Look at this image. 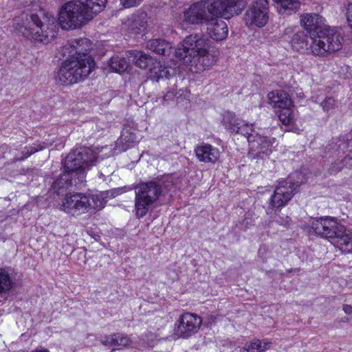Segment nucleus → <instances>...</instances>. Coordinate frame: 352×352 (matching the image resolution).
<instances>
[{
    "mask_svg": "<svg viewBox=\"0 0 352 352\" xmlns=\"http://www.w3.org/2000/svg\"><path fill=\"white\" fill-rule=\"evenodd\" d=\"M300 25L309 34L310 49L314 56L327 57L341 50L343 38L335 29L325 25L324 19L316 13L300 15Z\"/></svg>",
    "mask_w": 352,
    "mask_h": 352,
    "instance_id": "f257e3e1",
    "label": "nucleus"
},
{
    "mask_svg": "<svg viewBox=\"0 0 352 352\" xmlns=\"http://www.w3.org/2000/svg\"><path fill=\"white\" fill-rule=\"evenodd\" d=\"M107 0H78L69 1L62 6L58 14V23L63 30L81 28L105 7Z\"/></svg>",
    "mask_w": 352,
    "mask_h": 352,
    "instance_id": "f03ea898",
    "label": "nucleus"
},
{
    "mask_svg": "<svg viewBox=\"0 0 352 352\" xmlns=\"http://www.w3.org/2000/svg\"><path fill=\"white\" fill-rule=\"evenodd\" d=\"M22 23L17 24L16 29L30 40L43 44L52 41L57 35L53 24H50V18L43 11L38 13L22 16Z\"/></svg>",
    "mask_w": 352,
    "mask_h": 352,
    "instance_id": "7ed1b4c3",
    "label": "nucleus"
},
{
    "mask_svg": "<svg viewBox=\"0 0 352 352\" xmlns=\"http://www.w3.org/2000/svg\"><path fill=\"white\" fill-rule=\"evenodd\" d=\"M208 48L207 40L203 35L190 34L175 50V56L186 64L194 60L206 68L216 62L215 56L208 52Z\"/></svg>",
    "mask_w": 352,
    "mask_h": 352,
    "instance_id": "20e7f679",
    "label": "nucleus"
},
{
    "mask_svg": "<svg viewBox=\"0 0 352 352\" xmlns=\"http://www.w3.org/2000/svg\"><path fill=\"white\" fill-rule=\"evenodd\" d=\"M84 58L68 56L63 62L56 80L63 85H71L84 80L94 69L96 63L91 56Z\"/></svg>",
    "mask_w": 352,
    "mask_h": 352,
    "instance_id": "39448f33",
    "label": "nucleus"
},
{
    "mask_svg": "<svg viewBox=\"0 0 352 352\" xmlns=\"http://www.w3.org/2000/svg\"><path fill=\"white\" fill-rule=\"evenodd\" d=\"M167 187L168 186H165L163 188L162 182L160 180L142 182L136 185L135 187L136 215L138 217L145 216L149 209L164 194Z\"/></svg>",
    "mask_w": 352,
    "mask_h": 352,
    "instance_id": "423d86ee",
    "label": "nucleus"
},
{
    "mask_svg": "<svg viewBox=\"0 0 352 352\" xmlns=\"http://www.w3.org/2000/svg\"><path fill=\"white\" fill-rule=\"evenodd\" d=\"M104 205V199L99 195L76 192L65 195L61 209L68 214L78 216L89 209H101Z\"/></svg>",
    "mask_w": 352,
    "mask_h": 352,
    "instance_id": "0eeeda50",
    "label": "nucleus"
},
{
    "mask_svg": "<svg viewBox=\"0 0 352 352\" xmlns=\"http://www.w3.org/2000/svg\"><path fill=\"white\" fill-rule=\"evenodd\" d=\"M305 182L306 178L300 172H296L286 180L280 182L270 198V206L272 208L285 206L298 192V188Z\"/></svg>",
    "mask_w": 352,
    "mask_h": 352,
    "instance_id": "6e6552de",
    "label": "nucleus"
},
{
    "mask_svg": "<svg viewBox=\"0 0 352 352\" xmlns=\"http://www.w3.org/2000/svg\"><path fill=\"white\" fill-rule=\"evenodd\" d=\"M96 153L89 148H80L69 153L65 157L64 167L66 171L77 173L80 182L85 179V168L97 162Z\"/></svg>",
    "mask_w": 352,
    "mask_h": 352,
    "instance_id": "1a4fd4ad",
    "label": "nucleus"
},
{
    "mask_svg": "<svg viewBox=\"0 0 352 352\" xmlns=\"http://www.w3.org/2000/svg\"><path fill=\"white\" fill-rule=\"evenodd\" d=\"M311 227L317 235L327 239L333 245L344 228L335 218L330 217L313 220Z\"/></svg>",
    "mask_w": 352,
    "mask_h": 352,
    "instance_id": "9d476101",
    "label": "nucleus"
},
{
    "mask_svg": "<svg viewBox=\"0 0 352 352\" xmlns=\"http://www.w3.org/2000/svg\"><path fill=\"white\" fill-rule=\"evenodd\" d=\"M269 3L267 0H256L247 10L244 20L249 27H264L269 21Z\"/></svg>",
    "mask_w": 352,
    "mask_h": 352,
    "instance_id": "9b49d317",
    "label": "nucleus"
},
{
    "mask_svg": "<svg viewBox=\"0 0 352 352\" xmlns=\"http://www.w3.org/2000/svg\"><path fill=\"white\" fill-rule=\"evenodd\" d=\"M250 153L257 157L263 158L271 153L276 142L275 138L263 136L254 131H250L247 135Z\"/></svg>",
    "mask_w": 352,
    "mask_h": 352,
    "instance_id": "f8f14e48",
    "label": "nucleus"
},
{
    "mask_svg": "<svg viewBox=\"0 0 352 352\" xmlns=\"http://www.w3.org/2000/svg\"><path fill=\"white\" fill-rule=\"evenodd\" d=\"M177 322L175 336L177 338H188L198 331L202 319L195 314L186 312L180 316Z\"/></svg>",
    "mask_w": 352,
    "mask_h": 352,
    "instance_id": "ddd939ff",
    "label": "nucleus"
},
{
    "mask_svg": "<svg viewBox=\"0 0 352 352\" xmlns=\"http://www.w3.org/2000/svg\"><path fill=\"white\" fill-rule=\"evenodd\" d=\"M182 19L188 24L201 25L209 21V15L204 1L192 3L183 11Z\"/></svg>",
    "mask_w": 352,
    "mask_h": 352,
    "instance_id": "4468645a",
    "label": "nucleus"
},
{
    "mask_svg": "<svg viewBox=\"0 0 352 352\" xmlns=\"http://www.w3.org/2000/svg\"><path fill=\"white\" fill-rule=\"evenodd\" d=\"M137 129L129 124L124 125L121 135L116 142L115 151L118 152L126 151L133 147L139 142V137L137 135Z\"/></svg>",
    "mask_w": 352,
    "mask_h": 352,
    "instance_id": "2eb2a0df",
    "label": "nucleus"
},
{
    "mask_svg": "<svg viewBox=\"0 0 352 352\" xmlns=\"http://www.w3.org/2000/svg\"><path fill=\"white\" fill-rule=\"evenodd\" d=\"M91 45V41L88 38L75 39L69 43L65 45L63 47V52L64 55H66V53H67L68 56L84 58L82 56H91L89 54Z\"/></svg>",
    "mask_w": 352,
    "mask_h": 352,
    "instance_id": "dca6fc26",
    "label": "nucleus"
},
{
    "mask_svg": "<svg viewBox=\"0 0 352 352\" xmlns=\"http://www.w3.org/2000/svg\"><path fill=\"white\" fill-rule=\"evenodd\" d=\"M223 123L225 127L232 133L241 134L247 137L250 131H252L251 126L243 120L236 118L233 112L228 111L224 114Z\"/></svg>",
    "mask_w": 352,
    "mask_h": 352,
    "instance_id": "f3484780",
    "label": "nucleus"
},
{
    "mask_svg": "<svg viewBox=\"0 0 352 352\" xmlns=\"http://www.w3.org/2000/svg\"><path fill=\"white\" fill-rule=\"evenodd\" d=\"M82 182L79 181L77 173L65 172L60 175V177L52 185V188L57 195L63 194L67 189L72 186H76Z\"/></svg>",
    "mask_w": 352,
    "mask_h": 352,
    "instance_id": "a211bd4d",
    "label": "nucleus"
},
{
    "mask_svg": "<svg viewBox=\"0 0 352 352\" xmlns=\"http://www.w3.org/2000/svg\"><path fill=\"white\" fill-rule=\"evenodd\" d=\"M100 342L104 346L118 347L119 349L129 347L133 343L129 336L122 333L103 336L100 338Z\"/></svg>",
    "mask_w": 352,
    "mask_h": 352,
    "instance_id": "6ab92c4d",
    "label": "nucleus"
},
{
    "mask_svg": "<svg viewBox=\"0 0 352 352\" xmlns=\"http://www.w3.org/2000/svg\"><path fill=\"white\" fill-rule=\"evenodd\" d=\"M197 157L200 162L214 164L220 157L218 148L209 144H201L195 149Z\"/></svg>",
    "mask_w": 352,
    "mask_h": 352,
    "instance_id": "aec40b11",
    "label": "nucleus"
},
{
    "mask_svg": "<svg viewBox=\"0 0 352 352\" xmlns=\"http://www.w3.org/2000/svg\"><path fill=\"white\" fill-rule=\"evenodd\" d=\"M207 23V32L210 36L214 40L221 41L227 37L228 26L226 23L219 19H212Z\"/></svg>",
    "mask_w": 352,
    "mask_h": 352,
    "instance_id": "412c9836",
    "label": "nucleus"
},
{
    "mask_svg": "<svg viewBox=\"0 0 352 352\" xmlns=\"http://www.w3.org/2000/svg\"><path fill=\"white\" fill-rule=\"evenodd\" d=\"M235 4L232 0H214L207 8L206 10L212 16H223L232 11Z\"/></svg>",
    "mask_w": 352,
    "mask_h": 352,
    "instance_id": "4be33fe9",
    "label": "nucleus"
},
{
    "mask_svg": "<svg viewBox=\"0 0 352 352\" xmlns=\"http://www.w3.org/2000/svg\"><path fill=\"white\" fill-rule=\"evenodd\" d=\"M268 99L274 107L282 109V107H292L293 106V102L289 95L282 90H276L269 93Z\"/></svg>",
    "mask_w": 352,
    "mask_h": 352,
    "instance_id": "5701e85b",
    "label": "nucleus"
},
{
    "mask_svg": "<svg viewBox=\"0 0 352 352\" xmlns=\"http://www.w3.org/2000/svg\"><path fill=\"white\" fill-rule=\"evenodd\" d=\"M146 48L164 56H169L173 51V46L164 39H152L146 43Z\"/></svg>",
    "mask_w": 352,
    "mask_h": 352,
    "instance_id": "b1692460",
    "label": "nucleus"
},
{
    "mask_svg": "<svg viewBox=\"0 0 352 352\" xmlns=\"http://www.w3.org/2000/svg\"><path fill=\"white\" fill-rule=\"evenodd\" d=\"M129 54V58L135 65L142 69H149L152 63H154V59L150 55L141 51H131Z\"/></svg>",
    "mask_w": 352,
    "mask_h": 352,
    "instance_id": "393cba45",
    "label": "nucleus"
},
{
    "mask_svg": "<svg viewBox=\"0 0 352 352\" xmlns=\"http://www.w3.org/2000/svg\"><path fill=\"white\" fill-rule=\"evenodd\" d=\"M341 232L333 245L344 252L352 253V232L346 231L344 227Z\"/></svg>",
    "mask_w": 352,
    "mask_h": 352,
    "instance_id": "a878e982",
    "label": "nucleus"
},
{
    "mask_svg": "<svg viewBox=\"0 0 352 352\" xmlns=\"http://www.w3.org/2000/svg\"><path fill=\"white\" fill-rule=\"evenodd\" d=\"M291 44L297 51L307 50L309 41L307 34L304 31L296 32L292 38Z\"/></svg>",
    "mask_w": 352,
    "mask_h": 352,
    "instance_id": "bb28decb",
    "label": "nucleus"
},
{
    "mask_svg": "<svg viewBox=\"0 0 352 352\" xmlns=\"http://www.w3.org/2000/svg\"><path fill=\"white\" fill-rule=\"evenodd\" d=\"M277 3V10L281 14H291L298 6V0H274Z\"/></svg>",
    "mask_w": 352,
    "mask_h": 352,
    "instance_id": "cd10ccee",
    "label": "nucleus"
},
{
    "mask_svg": "<svg viewBox=\"0 0 352 352\" xmlns=\"http://www.w3.org/2000/svg\"><path fill=\"white\" fill-rule=\"evenodd\" d=\"M150 78L153 80L158 81L160 78L164 77L167 78L169 72L167 68L163 66L160 62L154 60V63L149 68Z\"/></svg>",
    "mask_w": 352,
    "mask_h": 352,
    "instance_id": "c85d7f7f",
    "label": "nucleus"
},
{
    "mask_svg": "<svg viewBox=\"0 0 352 352\" xmlns=\"http://www.w3.org/2000/svg\"><path fill=\"white\" fill-rule=\"evenodd\" d=\"M272 346V343L266 340H254L244 346L247 352H263Z\"/></svg>",
    "mask_w": 352,
    "mask_h": 352,
    "instance_id": "c756f323",
    "label": "nucleus"
},
{
    "mask_svg": "<svg viewBox=\"0 0 352 352\" xmlns=\"http://www.w3.org/2000/svg\"><path fill=\"white\" fill-rule=\"evenodd\" d=\"M109 66L114 72L122 73L127 70L129 65L125 58L115 56L111 58Z\"/></svg>",
    "mask_w": 352,
    "mask_h": 352,
    "instance_id": "7c9ffc66",
    "label": "nucleus"
},
{
    "mask_svg": "<svg viewBox=\"0 0 352 352\" xmlns=\"http://www.w3.org/2000/svg\"><path fill=\"white\" fill-rule=\"evenodd\" d=\"M13 285L9 273L3 268H0V294L9 291Z\"/></svg>",
    "mask_w": 352,
    "mask_h": 352,
    "instance_id": "2f4dec72",
    "label": "nucleus"
},
{
    "mask_svg": "<svg viewBox=\"0 0 352 352\" xmlns=\"http://www.w3.org/2000/svg\"><path fill=\"white\" fill-rule=\"evenodd\" d=\"M280 121L285 125L289 124L294 120V115L291 107H282L278 113Z\"/></svg>",
    "mask_w": 352,
    "mask_h": 352,
    "instance_id": "473e14b6",
    "label": "nucleus"
},
{
    "mask_svg": "<svg viewBox=\"0 0 352 352\" xmlns=\"http://www.w3.org/2000/svg\"><path fill=\"white\" fill-rule=\"evenodd\" d=\"M45 146L41 145L40 144H33L32 146H28L25 148V150L22 151V155L21 157H17L18 160H23L24 159L28 158L32 154L43 150Z\"/></svg>",
    "mask_w": 352,
    "mask_h": 352,
    "instance_id": "72a5a7b5",
    "label": "nucleus"
},
{
    "mask_svg": "<svg viewBox=\"0 0 352 352\" xmlns=\"http://www.w3.org/2000/svg\"><path fill=\"white\" fill-rule=\"evenodd\" d=\"M352 157H345L344 160L341 161H336L334 163L331 164L330 167L328 169V173L330 175H335L340 172L344 166H347V161L351 160Z\"/></svg>",
    "mask_w": 352,
    "mask_h": 352,
    "instance_id": "f704fd0d",
    "label": "nucleus"
},
{
    "mask_svg": "<svg viewBox=\"0 0 352 352\" xmlns=\"http://www.w3.org/2000/svg\"><path fill=\"white\" fill-rule=\"evenodd\" d=\"M320 106L322 107L323 110L327 113L336 108V102L333 98L327 97L320 103Z\"/></svg>",
    "mask_w": 352,
    "mask_h": 352,
    "instance_id": "c9c22d12",
    "label": "nucleus"
},
{
    "mask_svg": "<svg viewBox=\"0 0 352 352\" xmlns=\"http://www.w3.org/2000/svg\"><path fill=\"white\" fill-rule=\"evenodd\" d=\"M276 222L281 226L289 228L292 224V219L288 215L276 214Z\"/></svg>",
    "mask_w": 352,
    "mask_h": 352,
    "instance_id": "e433bc0d",
    "label": "nucleus"
},
{
    "mask_svg": "<svg viewBox=\"0 0 352 352\" xmlns=\"http://www.w3.org/2000/svg\"><path fill=\"white\" fill-rule=\"evenodd\" d=\"M178 94V92L175 90L168 91L166 94L163 96L162 101L164 102H168L173 100Z\"/></svg>",
    "mask_w": 352,
    "mask_h": 352,
    "instance_id": "4c0bfd02",
    "label": "nucleus"
},
{
    "mask_svg": "<svg viewBox=\"0 0 352 352\" xmlns=\"http://www.w3.org/2000/svg\"><path fill=\"white\" fill-rule=\"evenodd\" d=\"M143 0H120L121 3L125 8H131L138 6Z\"/></svg>",
    "mask_w": 352,
    "mask_h": 352,
    "instance_id": "58836bf2",
    "label": "nucleus"
},
{
    "mask_svg": "<svg viewBox=\"0 0 352 352\" xmlns=\"http://www.w3.org/2000/svg\"><path fill=\"white\" fill-rule=\"evenodd\" d=\"M346 15L349 25L352 29V3L348 4Z\"/></svg>",
    "mask_w": 352,
    "mask_h": 352,
    "instance_id": "ea45409f",
    "label": "nucleus"
},
{
    "mask_svg": "<svg viewBox=\"0 0 352 352\" xmlns=\"http://www.w3.org/2000/svg\"><path fill=\"white\" fill-rule=\"evenodd\" d=\"M343 310L346 314H352V306L349 305H344L343 306Z\"/></svg>",
    "mask_w": 352,
    "mask_h": 352,
    "instance_id": "a19ab883",
    "label": "nucleus"
},
{
    "mask_svg": "<svg viewBox=\"0 0 352 352\" xmlns=\"http://www.w3.org/2000/svg\"><path fill=\"white\" fill-rule=\"evenodd\" d=\"M34 352H49V351L46 349L41 348L36 349Z\"/></svg>",
    "mask_w": 352,
    "mask_h": 352,
    "instance_id": "79ce46f5",
    "label": "nucleus"
},
{
    "mask_svg": "<svg viewBox=\"0 0 352 352\" xmlns=\"http://www.w3.org/2000/svg\"><path fill=\"white\" fill-rule=\"evenodd\" d=\"M349 168H351V167H352V164H350V165L349 166Z\"/></svg>",
    "mask_w": 352,
    "mask_h": 352,
    "instance_id": "37998d69",
    "label": "nucleus"
}]
</instances>
